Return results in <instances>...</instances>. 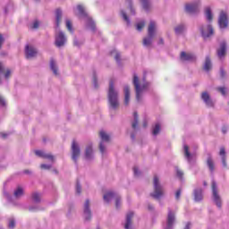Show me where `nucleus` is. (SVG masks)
<instances>
[{"mask_svg":"<svg viewBox=\"0 0 229 229\" xmlns=\"http://www.w3.org/2000/svg\"><path fill=\"white\" fill-rule=\"evenodd\" d=\"M153 186L154 191L150 193L151 198H154V199H160V198H164V186L160 184V179L157 175L154 176Z\"/></svg>","mask_w":229,"mask_h":229,"instance_id":"423d86ee","label":"nucleus"},{"mask_svg":"<svg viewBox=\"0 0 229 229\" xmlns=\"http://www.w3.org/2000/svg\"><path fill=\"white\" fill-rule=\"evenodd\" d=\"M29 210H30V212H33V208H29Z\"/></svg>","mask_w":229,"mask_h":229,"instance_id":"69168bd1","label":"nucleus"},{"mask_svg":"<svg viewBox=\"0 0 229 229\" xmlns=\"http://www.w3.org/2000/svg\"><path fill=\"white\" fill-rule=\"evenodd\" d=\"M4 195L5 196V198H7V199H12V197H10V194H8V192L4 191Z\"/></svg>","mask_w":229,"mask_h":229,"instance_id":"4d7b16f0","label":"nucleus"},{"mask_svg":"<svg viewBox=\"0 0 229 229\" xmlns=\"http://www.w3.org/2000/svg\"><path fill=\"white\" fill-rule=\"evenodd\" d=\"M3 44H4V38H3V35L0 34V49L3 47Z\"/></svg>","mask_w":229,"mask_h":229,"instance_id":"864d4df0","label":"nucleus"},{"mask_svg":"<svg viewBox=\"0 0 229 229\" xmlns=\"http://www.w3.org/2000/svg\"><path fill=\"white\" fill-rule=\"evenodd\" d=\"M201 99L207 105L208 107L214 106V101L212 100V98H210V95L208 92L205 91L201 94Z\"/></svg>","mask_w":229,"mask_h":229,"instance_id":"6ab92c4d","label":"nucleus"},{"mask_svg":"<svg viewBox=\"0 0 229 229\" xmlns=\"http://www.w3.org/2000/svg\"><path fill=\"white\" fill-rule=\"evenodd\" d=\"M78 13V17H80V19H83L85 21L86 26L87 28H89V30H91V31H95L96 30V23L94 22V21L92 20V18H90V16H89V13H87L85 6L83 5H77L76 8Z\"/></svg>","mask_w":229,"mask_h":229,"instance_id":"20e7f679","label":"nucleus"},{"mask_svg":"<svg viewBox=\"0 0 229 229\" xmlns=\"http://www.w3.org/2000/svg\"><path fill=\"white\" fill-rule=\"evenodd\" d=\"M203 199V190L201 188L194 190V200L199 202Z\"/></svg>","mask_w":229,"mask_h":229,"instance_id":"5701e85b","label":"nucleus"},{"mask_svg":"<svg viewBox=\"0 0 229 229\" xmlns=\"http://www.w3.org/2000/svg\"><path fill=\"white\" fill-rule=\"evenodd\" d=\"M76 192L77 194H81V185H80V182L76 184Z\"/></svg>","mask_w":229,"mask_h":229,"instance_id":"09e8293b","label":"nucleus"},{"mask_svg":"<svg viewBox=\"0 0 229 229\" xmlns=\"http://www.w3.org/2000/svg\"><path fill=\"white\" fill-rule=\"evenodd\" d=\"M222 131H223V133H226V130L225 129H223Z\"/></svg>","mask_w":229,"mask_h":229,"instance_id":"e2e57ef3","label":"nucleus"},{"mask_svg":"<svg viewBox=\"0 0 229 229\" xmlns=\"http://www.w3.org/2000/svg\"><path fill=\"white\" fill-rule=\"evenodd\" d=\"M60 22H62V10L56 9L55 11V46L57 47H62L65 46L67 42V37H65V34L64 33V31L58 29V26H60Z\"/></svg>","mask_w":229,"mask_h":229,"instance_id":"f03ea898","label":"nucleus"},{"mask_svg":"<svg viewBox=\"0 0 229 229\" xmlns=\"http://www.w3.org/2000/svg\"><path fill=\"white\" fill-rule=\"evenodd\" d=\"M25 173H30V171L26 170Z\"/></svg>","mask_w":229,"mask_h":229,"instance_id":"774afa93","label":"nucleus"},{"mask_svg":"<svg viewBox=\"0 0 229 229\" xmlns=\"http://www.w3.org/2000/svg\"><path fill=\"white\" fill-rule=\"evenodd\" d=\"M219 156L221 157L223 166L226 167V150L225 147L220 148Z\"/></svg>","mask_w":229,"mask_h":229,"instance_id":"cd10ccee","label":"nucleus"},{"mask_svg":"<svg viewBox=\"0 0 229 229\" xmlns=\"http://www.w3.org/2000/svg\"><path fill=\"white\" fill-rule=\"evenodd\" d=\"M183 151L187 162L191 165L194 164V162H196V153L189 152V146L187 145L183 146Z\"/></svg>","mask_w":229,"mask_h":229,"instance_id":"2eb2a0df","label":"nucleus"},{"mask_svg":"<svg viewBox=\"0 0 229 229\" xmlns=\"http://www.w3.org/2000/svg\"><path fill=\"white\" fill-rule=\"evenodd\" d=\"M200 33L203 38H209V37L214 35V28H212V25L210 24L202 25L200 28Z\"/></svg>","mask_w":229,"mask_h":229,"instance_id":"ddd939ff","label":"nucleus"},{"mask_svg":"<svg viewBox=\"0 0 229 229\" xmlns=\"http://www.w3.org/2000/svg\"><path fill=\"white\" fill-rule=\"evenodd\" d=\"M216 90H218V92H220L222 96H226V88L219 87L216 89Z\"/></svg>","mask_w":229,"mask_h":229,"instance_id":"37998d69","label":"nucleus"},{"mask_svg":"<svg viewBox=\"0 0 229 229\" xmlns=\"http://www.w3.org/2000/svg\"><path fill=\"white\" fill-rule=\"evenodd\" d=\"M113 199L115 200V207L116 208H121V196L119 194L114 192V191H107L106 194H104V201L106 203H110Z\"/></svg>","mask_w":229,"mask_h":229,"instance_id":"6e6552de","label":"nucleus"},{"mask_svg":"<svg viewBox=\"0 0 229 229\" xmlns=\"http://www.w3.org/2000/svg\"><path fill=\"white\" fill-rule=\"evenodd\" d=\"M148 210H153V205L148 204Z\"/></svg>","mask_w":229,"mask_h":229,"instance_id":"bf43d9fd","label":"nucleus"},{"mask_svg":"<svg viewBox=\"0 0 229 229\" xmlns=\"http://www.w3.org/2000/svg\"><path fill=\"white\" fill-rule=\"evenodd\" d=\"M121 16H122L123 20L126 22L127 26H130V24H131L130 18L126 14V12H124L123 10L121 11Z\"/></svg>","mask_w":229,"mask_h":229,"instance_id":"e433bc0d","label":"nucleus"},{"mask_svg":"<svg viewBox=\"0 0 229 229\" xmlns=\"http://www.w3.org/2000/svg\"><path fill=\"white\" fill-rule=\"evenodd\" d=\"M205 17L208 22H212L213 15L212 9L210 7L205 8Z\"/></svg>","mask_w":229,"mask_h":229,"instance_id":"2f4dec72","label":"nucleus"},{"mask_svg":"<svg viewBox=\"0 0 229 229\" xmlns=\"http://www.w3.org/2000/svg\"><path fill=\"white\" fill-rule=\"evenodd\" d=\"M31 199L34 203H40L42 195L37 191H34L31 195Z\"/></svg>","mask_w":229,"mask_h":229,"instance_id":"473e14b6","label":"nucleus"},{"mask_svg":"<svg viewBox=\"0 0 229 229\" xmlns=\"http://www.w3.org/2000/svg\"><path fill=\"white\" fill-rule=\"evenodd\" d=\"M203 69L206 71V72H208V71L212 69V61L210 60L209 56H206Z\"/></svg>","mask_w":229,"mask_h":229,"instance_id":"c85d7f7f","label":"nucleus"},{"mask_svg":"<svg viewBox=\"0 0 229 229\" xmlns=\"http://www.w3.org/2000/svg\"><path fill=\"white\" fill-rule=\"evenodd\" d=\"M181 60L182 62H194V60H196V55H194V54L182 52Z\"/></svg>","mask_w":229,"mask_h":229,"instance_id":"412c9836","label":"nucleus"},{"mask_svg":"<svg viewBox=\"0 0 229 229\" xmlns=\"http://www.w3.org/2000/svg\"><path fill=\"white\" fill-rule=\"evenodd\" d=\"M12 76V70L6 68L3 63H0V79L8 80Z\"/></svg>","mask_w":229,"mask_h":229,"instance_id":"f3484780","label":"nucleus"},{"mask_svg":"<svg viewBox=\"0 0 229 229\" xmlns=\"http://www.w3.org/2000/svg\"><path fill=\"white\" fill-rule=\"evenodd\" d=\"M13 196L16 199L22 198V196H24V188L22 186H17L16 189H14Z\"/></svg>","mask_w":229,"mask_h":229,"instance_id":"b1692460","label":"nucleus"},{"mask_svg":"<svg viewBox=\"0 0 229 229\" xmlns=\"http://www.w3.org/2000/svg\"><path fill=\"white\" fill-rule=\"evenodd\" d=\"M84 219L86 221H90V218L92 217V213L90 212V200L86 199L84 203Z\"/></svg>","mask_w":229,"mask_h":229,"instance_id":"a211bd4d","label":"nucleus"},{"mask_svg":"<svg viewBox=\"0 0 229 229\" xmlns=\"http://www.w3.org/2000/svg\"><path fill=\"white\" fill-rule=\"evenodd\" d=\"M66 28L70 33H72L74 30H72V23L71 22V20H66Z\"/></svg>","mask_w":229,"mask_h":229,"instance_id":"79ce46f5","label":"nucleus"},{"mask_svg":"<svg viewBox=\"0 0 229 229\" xmlns=\"http://www.w3.org/2000/svg\"><path fill=\"white\" fill-rule=\"evenodd\" d=\"M133 85L136 90V100L138 103H140V101H142V95L144 92H146V90H148V89H149V87H151V84L146 81V73L141 81L139 80L137 74H134Z\"/></svg>","mask_w":229,"mask_h":229,"instance_id":"f257e3e1","label":"nucleus"},{"mask_svg":"<svg viewBox=\"0 0 229 229\" xmlns=\"http://www.w3.org/2000/svg\"><path fill=\"white\" fill-rule=\"evenodd\" d=\"M147 126H148V122L145 121V122L143 123V127L146 128Z\"/></svg>","mask_w":229,"mask_h":229,"instance_id":"052dcab7","label":"nucleus"},{"mask_svg":"<svg viewBox=\"0 0 229 229\" xmlns=\"http://www.w3.org/2000/svg\"><path fill=\"white\" fill-rule=\"evenodd\" d=\"M141 3L143 9L146 12H149L151 9V2L149 0H139Z\"/></svg>","mask_w":229,"mask_h":229,"instance_id":"7c9ffc66","label":"nucleus"},{"mask_svg":"<svg viewBox=\"0 0 229 229\" xmlns=\"http://www.w3.org/2000/svg\"><path fill=\"white\" fill-rule=\"evenodd\" d=\"M152 133H153L154 137H157V135H158V133H160V123H157L154 126Z\"/></svg>","mask_w":229,"mask_h":229,"instance_id":"58836bf2","label":"nucleus"},{"mask_svg":"<svg viewBox=\"0 0 229 229\" xmlns=\"http://www.w3.org/2000/svg\"><path fill=\"white\" fill-rule=\"evenodd\" d=\"M38 54V52L35 47L30 45H27L25 47V55H26V58H28V60H31V58H35V56H37Z\"/></svg>","mask_w":229,"mask_h":229,"instance_id":"dca6fc26","label":"nucleus"},{"mask_svg":"<svg viewBox=\"0 0 229 229\" xmlns=\"http://www.w3.org/2000/svg\"><path fill=\"white\" fill-rule=\"evenodd\" d=\"M125 3L128 4L131 15H135V9L133 8V2L132 0H125Z\"/></svg>","mask_w":229,"mask_h":229,"instance_id":"4c0bfd02","label":"nucleus"},{"mask_svg":"<svg viewBox=\"0 0 229 229\" xmlns=\"http://www.w3.org/2000/svg\"><path fill=\"white\" fill-rule=\"evenodd\" d=\"M218 25L220 30H225L228 28V14L225 11H221L218 17Z\"/></svg>","mask_w":229,"mask_h":229,"instance_id":"f8f14e48","label":"nucleus"},{"mask_svg":"<svg viewBox=\"0 0 229 229\" xmlns=\"http://www.w3.org/2000/svg\"><path fill=\"white\" fill-rule=\"evenodd\" d=\"M38 26H40V23L38 21H36L33 22L32 28L34 30H37V28H38Z\"/></svg>","mask_w":229,"mask_h":229,"instance_id":"603ef678","label":"nucleus"},{"mask_svg":"<svg viewBox=\"0 0 229 229\" xmlns=\"http://www.w3.org/2000/svg\"><path fill=\"white\" fill-rule=\"evenodd\" d=\"M50 69L55 76H58V66L56 65V62L53 59L50 61Z\"/></svg>","mask_w":229,"mask_h":229,"instance_id":"72a5a7b5","label":"nucleus"},{"mask_svg":"<svg viewBox=\"0 0 229 229\" xmlns=\"http://www.w3.org/2000/svg\"><path fill=\"white\" fill-rule=\"evenodd\" d=\"M199 2H193L186 4L184 10L187 13H190V15H197V13H199Z\"/></svg>","mask_w":229,"mask_h":229,"instance_id":"9d476101","label":"nucleus"},{"mask_svg":"<svg viewBox=\"0 0 229 229\" xmlns=\"http://www.w3.org/2000/svg\"><path fill=\"white\" fill-rule=\"evenodd\" d=\"M220 76L221 78H225L226 76V72H225V70L223 69L220 70Z\"/></svg>","mask_w":229,"mask_h":229,"instance_id":"6e6d98bb","label":"nucleus"},{"mask_svg":"<svg viewBox=\"0 0 229 229\" xmlns=\"http://www.w3.org/2000/svg\"><path fill=\"white\" fill-rule=\"evenodd\" d=\"M133 217V212L130 211L129 213H127L126 215V222L124 225V228L125 229H133L131 227V219Z\"/></svg>","mask_w":229,"mask_h":229,"instance_id":"393cba45","label":"nucleus"},{"mask_svg":"<svg viewBox=\"0 0 229 229\" xmlns=\"http://www.w3.org/2000/svg\"><path fill=\"white\" fill-rule=\"evenodd\" d=\"M176 174L178 176V178H183V172L178 168H176Z\"/></svg>","mask_w":229,"mask_h":229,"instance_id":"a18cd8bd","label":"nucleus"},{"mask_svg":"<svg viewBox=\"0 0 229 229\" xmlns=\"http://www.w3.org/2000/svg\"><path fill=\"white\" fill-rule=\"evenodd\" d=\"M41 169H46V170H48L52 167V165H47V164H42L40 165Z\"/></svg>","mask_w":229,"mask_h":229,"instance_id":"49530a36","label":"nucleus"},{"mask_svg":"<svg viewBox=\"0 0 229 229\" xmlns=\"http://www.w3.org/2000/svg\"><path fill=\"white\" fill-rule=\"evenodd\" d=\"M207 165L210 173H214V169H216V166L214 165V160H212V157H208Z\"/></svg>","mask_w":229,"mask_h":229,"instance_id":"f704fd0d","label":"nucleus"},{"mask_svg":"<svg viewBox=\"0 0 229 229\" xmlns=\"http://www.w3.org/2000/svg\"><path fill=\"white\" fill-rule=\"evenodd\" d=\"M185 30H186L185 24L180 23L177 26H175L174 32L177 35H182L184 33Z\"/></svg>","mask_w":229,"mask_h":229,"instance_id":"c756f323","label":"nucleus"},{"mask_svg":"<svg viewBox=\"0 0 229 229\" xmlns=\"http://www.w3.org/2000/svg\"><path fill=\"white\" fill-rule=\"evenodd\" d=\"M1 137H2L3 139H6V138L8 137V133L3 132V133H1Z\"/></svg>","mask_w":229,"mask_h":229,"instance_id":"13d9d810","label":"nucleus"},{"mask_svg":"<svg viewBox=\"0 0 229 229\" xmlns=\"http://www.w3.org/2000/svg\"><path fill=\"white\" fill-rule=\"evenodd\" d=\"M158 44H164V39L160 38Z\"/></svg>","mask_w":229,"mask_h":229,"instance_id":"680f3d73","label":"nucleus"},{"mask_svg":"<svg viewBox=\"0 0 229 229\" xmlns=\"http://www.w3.org/2000/svg\"><path fill=\"white\" fill-rule=\"evenodd\" d=\"M155 31H157V23L152 21L148 25V36L143 38V46L145 47H151L153 38H155Z\"/></svg>","mask_w":229,"mask_h":229,"instance_id":"39448f33","label":"nucleus"},{"mask_svg":"<svg viewBox=\"0 0 229 229\" xmlns=\"http://www.w3.org/2000/svg\"><path fill=\"white\" fill-rule=\"evenodd\" d=\"M134 176H139L140 174V170H139V167L135 166L133 168Z\"/></svg>","mask_w":229,"mask_h":229,"instance_id":"de8ad7c7","label":"nucleus"},{"mask_svg":"<svg viewBox=\"0 0 229 229\" xmlns=\"http://www.w3.org/2000/svg\"><path fill=\"white\" fill-rule=\"evenodd\" d=\"M35 155H37V157H39L40 158H47V160H50V162L52 163L55 162V156L51 154H47L43 150H36Z\"/></svg>","mask_w":229,"mask_h":229,"instance_id":"aec40b11","label":"nucleus"},{"mask_svg":"<svg viewBox=\"0 0 229 229\" xmlns=\"http://www.w3.org/2000/svg\"><path fill=\"white\" fill-rule=\"evenodd\" d=\"M112 56L114 57V60H116L117 64H121V54L117 52V50L111 51Z\"/></svg>","mask_w":229,"mask_h":229,"instance_id":"c9c22d12","label":"nucleus"},{"mask_svg":"<svg viewBox=\"0 0 229 229\" xmlns=\"http://www.w3.org/2000/svg\"><path fill=\"white\" fill-rule=\"evenodd\" d=\"M131 137L132 140L135 139V135H133V134Z\"/></svg>","mask_w":229,"mask_h":229,"instance_id":"0e129e2a","label":"nucleus"},{"mask_svg":"<svg viewBox=\"0 0 229 229\" xmlns=\"http://www.w3.org/2000/svg\"><path fill=\"white\" fill-rule=\"evenodd\" d=\"M146 26V22L144 21H141L136 24V30L137 31H142V28Z\"/></svg>","mask_w":229,"mask_h":229,"instance_id":"ea45409f","label":"nucleus"},{"mask_svg":"<svg viewBox=\"0 0 229 229\" xmlns=\"http://www.w3.org/2000/svg\"><path fill=\"white\" fill-rule=\"evenodd\" d=\"M8 226L9 228H15V219L13 218L9 219Z\"/></svg>","mask_w":229,"mask_h":229,"instance_id":"c03bdc74","label":"nucleus"},{"mask_svg":"<svg viewBox=\"0 0 229 229\" xmlns=\"http://www.w3.org/2000/svg\"><path fill=\"white\" fill-rule=\"evenodd\" d=\"M81 151L80 149V145L76 143V141H72V158L73 162H78V157H80Z\"/></svg>","mask_w":229,"mask_h":229,"instance_id":"4468645a","label":"nucleus"},{"mask_svg":"<svg viewBox=\"0 0 229 229\" xmlns=\"http://www.w3.org/2000/svg\"><path fill=\"white\" fill-rule=\"evenodd\" d=\"M212 198L218 208H221V196L217 191V183L216 181H212Z\"/></svg>","mask_w":229,"mask_h":229,"instance_id":"9b49d317","label":"nucleus"},{"mask_svg":"<svg viewBox=\"0 0 229 229\" xmlns=\"http://www.w3.org/2000/svg\"><path fill=\"white\" fill-rule=\"evenodd\" d=\"M85 158H86V160H92V158H94V151L92 150L91 144H89L86 147Z\"/></svg>","mask_w":229,"mask_h":229,"instance_id":"4be33fe9","label":"nucleus"},{"mask_svg":"<svg viewBox=\"0 0 229 229\" xmlns=\"http://www.w3.org/2000/svg\"><path fill=\"white\" fill-rule=\"evenodd\" d=\"M176 223V212L168 208V213L166 216V222L164 225V229H174Z\"/></svg>","mask_w":229,"mask_h":229,"instance_id":"0eeeda50","label":"nucleus"},{"mask_svg":"<svg viewBox=\"0 0 229 229\" xmlns=\"http://www.w3.org/2000/svg\"><path fill=\"white\" fill-rule=\"evenodd\" d=\"M204 187H207V182H204Z\"/></svg>","mask_w":229,"mask_h":229,"instance_id":"338daca9","label":"nucleus"},{"mask_svg":"<svg viewBox=\"0 0 229 229\" xmlns=\"http://www.w3.org/2000/svg\"><path fill=\"white\" fill-rule=\"evenodd\" d=\"M99 136L101 139V142L99 144L100 153H101V155H105L106 153V145L105 144V142L110 141V135H108V133H106V131H101L99 132Z\"/></svg>","mask_w":229,"mask_h":229,"instance_id":"1a4fd4ad","label":"nucleus"},{"mask_svg":"<svg viewBox=\"0 0 229 229\" xmlns=\"http://www.w3.org/2000/svg\"><path fill=\"white\" fill-rule=\"evenodd\" d=\"M139 126V115H137V113H134V121L132 123V128L135 130Z\"/></svg>","mask_w":229,"mask_h":229,"instance_id":"a19ab883","label":"nucleus"},{"mask_svg":"<svg viewBox=\"0 0 229 229\" xmlns=\"http://www.w3.org/2000/svg\"><path fill=\"white\" fill-rule=\"evenodd\" d=\"M226 53V43H221L220 44V47L219 49L217 50V55L219 58H223V56H225Z\"/></svg>","mask_w":229,"mask_h":229,"instance_id":"bb28decb","label":"nucleus"},{"mask_svg":"<svg viewBox=\"0 0 229 229\" xmlns=\"http://www.w3.org/2000/svg\"><path fill=\"white\" fill-rule=\"evenodd\" d=\"M93 85L95 89L98 88V79L96 78V75L93 77Z\"/></svg>","mask_w":229,"mask_h":229,"instance_id":"5fc2aeb1","label":"nucleus"},{"mask_svg":"<svg viewBox=\"0 0 229 229\" xmlns=\"http://www.w3.org/2000/svg\"><path fill=\"white\" fill-rule=\"evenodd\" d=\"M123 94H124V105L125 106H128V105H130V87L129 86H124Z\"/></svg>","mask_w":229,"mask_h":229,"instance_id":"a878e982","label":"nucleus"},{"mask_svg":"<svg viewBox=\"0 0 229 229\" xmlns=\"http://www.w3.org/2000/svg\"><path fill=\"white\" fill-rule=\"evenodd\" d=\"M0 105L1 106H6V100L2 96H0Z\"/></svg>","mask_w":229,"mask_h":229,"instance_id":"8fccbe9b","label":"nucleus"},{"mask_svg":"<svg viewBox=\"0 0 229 229\" xmlns=\"http://www.w3.org/2000/svg\"><path fill=\"white\" fill-rule=\"evenodd\" d=\"M107 99L110 110H117L119 108V90L115 89L114 81L109 82Z\"/></svg>","mask_w":229,"mask_h":229,"instance_id":"7ed1b4c3","label":"nucleus"},{"mask_svg":"<svg viewBox=\"0 0 229 229\" xmlns=\"http://www.w3.org/2000/svg\"><path fill=\"white\" fill-rule=\"evenodd\" d=\"M180 196H182V190H178V191L175 192V199H180Z\"/></svg>","mask_w":229,"mask_h":229,"instance_id":"3c124183","label":"nucleus"}]
</instances>
